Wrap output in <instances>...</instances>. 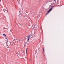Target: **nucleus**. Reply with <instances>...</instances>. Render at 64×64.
Listing matches in <instances>:
<instances>
[{
  "label": "nucleus",
  "mask_w": 64,
  "mask_h": 64,
  "mask_svg": "<svg viewBox=\"0 0 64 64\" xmlns=\"http://www.w3.org/2000/svg\"><path fill=\"white\" fill-rule=\"evenodd\" d=\"M28 50V48H27L26 49V55H27V50Z\"/></svg>",
  "instance_id": "nucleus-4"
},
{
  "label": "nucleus",
  "mask_w": 64,
  "mask_h": 64,
  "mask_svg": "<svg viewBox=\"0 0 64 64\" xmlns=\"http://www.w3.org/2000/svg\"><path fill=\"white\" fill-rule=\"evenodd\" d=\"M19 12H20V14H21V13H20V11H19Z\"/></svg>",
  "instance_id": "nucleus-10"
},
{
  "label": "nucleus",
  "mask_w": 64,
  "mask_h": 64,
  "mask_svg": "<svg viewBox=\"0 0 64 64\" xmlns=\"http://www.w3.org/2000/svg\"><path fill=\"white\" fill-rule=\"evenodd\" d=\"M47 2H46V3H47Z\"/></svg>",
  "instance_id": "nucleus-14"
},
{
  "label": "nucleus",
  "mask_w": 64,
  "mask_h": 64,
  "mask_svg": "<svg viewBox=\"0 0 64 64\" xmlns=\"http://www.w3.org/2000/svg\"><path fill=\"white\" fill-rule=\"evenodd\" d=\"M26 44H27V42H24V46H26Z\"/></svg>",
  "instance_id": "nucleus-3"
},
{
  "label": "nucleus",
  "mask_w": 64,
  "mask_h": 64,
  "mask_svg": "<svg viewBox=\"0 0 64 64\" xmlns=\"http://www.w3.org/2000/svg\"><path fill=\"white\" fill-rule=\"evenodd\" d=\"M48 12L46 14V15H47V14H48Z\"/></svg>",
  "instance_id": "nucleus-8"
},
{
  "label": "nucleus",
  "mask_w": 64,
  "mask_h": 64,
  "mask_svg": "<svg viewBox=\"0 0 64 64\" xmlns=\"http://www.w3.org/2000/svg\"><path fill=\"white\" fill-rule=\"evenodd\" d=\"M3 10L5 12V11H7V10H6V9H3Z\"/></svg>",
  "instance_id": "nucleus-5"
},
{
  "label": "nucleus",
  "mask_w": 64,
  "mask_h": 64,
  "mask_svg": "<svg viewBox=\"0 0 64 64\" xmlns=\"http://www.w3.org/2000/svg\"><path fill=\"white\" fill-rule=\"evenodd\" d=\"M33 13L32 14V15H33Z\"/></svg>",
  "instance_id": "nucleus-13"
},
{
  "label": "nucleus",
  "mask_w": 64,
  "mask_h": 64,
  "mask_svg": "<svg viewBox=\"0 0 64 64\" xmlns=\"http://www.w3.org/2000/svg\"><path fill=\"white\" fill-rule=\"evenodd\" d=\"M42 50H43V51H44V49L43 48H42Z\"/></svg>",
  "instance_id": "nucleus-7"
},
{
  "label": "nucleus",
  "mask_w": 64,
  "mask_h": 64,
  "mask_svg": "<svg viewBox=\"0 0 64 64\" xmlns=\"http://www.w3.org/2000/svg\"><path fill=\"white\" fill-rule=\"evenodd\" d=\"M28 37V40H29V38H30V35H29L27 36Z\"/></svg>",
  "instance_id": "nucleus-2"
},
{
  "label": "nucleus",
  "mask_w": 64,
  "mask_h": 64,
  "mask_svg": "<svg viewBox=\"0 0 64 64\" xmlns=\"http://www.w3.org/2000/svg\"><path fill=\"white\" fill-rule=\"evenodd\" d=\"M18 41H21V40H18Z\"/></svg>",
  "instance_id": "nucleus-9"
},
{
  "label": "nucleus",
  "mask_w": 64,
  "mask_h": 64,
  "mask_svg": "<svg viewBox=\"0 0 64 64\" xmlns=\"http://www.w3.org/2000/svg\"><path fill=\"white\" fill-rule=\"evenodd\" d=\"M3 35L4 37H6V34H3Z\"/></svg>",
  "instance_id": "nucleus-6"
},
{
  "label": "nucleus",
  "mask_w": 64,
  "mask_h": 64,
  "mask_svg": "<svg viewBox=\"0 0 64 64\" xmlns=\"http://www.w3.org/2000/svg\"><path fill=\"white\" fill-rule=\"evenodd\" d=\"M6 37V38L7 39V37Z\"/></svg>",
  "instance_id": "nucleus-11"
},
{
  "label": "nucleus",
  "mask_w": 64,
  "mask_h": 64,
  "mask_svg": "<svg viewBox=\"0 0 64 64\" xmlns=\"http://www.w3.org/2000/svg\"><path fill=\"white\" fill-rule=\"evenodd\" d=\"M52 9H53V8H51L50 9V10H49L48 11H47L48 13H49V12H50V11H51V10H52Z\"/></svg>",
  "instance_id": "nucleus-1"
},
{
  "label": "nucleus",
  "mask_w": 64,
  "mask_h": 64,
  "mask_svg": "<svg viewBox=\"0 0 64 64\" xmlns=\"http://www.w3.org/2000/svg\"><path fill=\"white\" fill-rule=\"evenodd\" d=\"M9 50L10 51V50Z\"/></svg>",
  "instance_id": "nucleus-15"
},
{
  "label": "nucleus",
  "mask_w": 64,
  "mask_h": 64,
  "mask_svg": "<svg viewBox=\"0 0 64 64\" xmlns=\"http://www.w3.org/2000/svg\"><path fill=\"white\" fill-rule=\"evenodd\" d=\"M54 0V1H55V2H56V0Z\"/></svg>",
  "instance_id": "nucleus-12"
}]
</instances>
